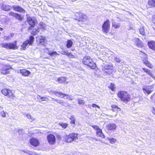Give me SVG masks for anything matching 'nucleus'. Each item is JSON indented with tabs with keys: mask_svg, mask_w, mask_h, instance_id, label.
I'll list each match as a JSON object with an SVG mask.
<instances>
[{
	"mask_svg": "<svg viewBox=\"0 0 155 155\" xmlns=\"http://www.w3.org/2000/svg\"><path fill=\"white\" fill-rule=\"evenodd\" d=\"M0 115L3 117H6V113L4 110L0 112Z\"/></svg>",
	"mask_w": 155,
	"mask_h": 155,
	"instance_id": "a19ab883",
	"label": "nucleus"
},
{
	"mask_svg": "<svg viewBox=\"0 0 155 155\" xmlns=\"http://www.w3.org/2000/svg\"><path fill=\"white\" fill-rule=\"evenodd\" d=\"M12 8L13 10L16 12L23 13H25V10L19 5H13L12 6Z\"/></svg>",
	"mask_w": 155,
	"mask_h": 155,
	"instance_id": "f3484780",
	"label": "nucleus"
},
{
	"mask_svg": "<svg viewBox=\"0 0 155 155\" xmlns=\"http://www.w3.org/2000/svg\"><path fill=\"white\" fill-rule=\"evenodd\" d=\"M65 141L67 143H71L78 139V134L74 133H71L64 137Z\"/></svg>",
	"mask_w": 155,
	"mask_h": 155,
	"instance_id": "0eeeda50",
	"label": "nucleus"
},
{
	"mask_svg": "<svg viewBox=\"0 0 155 155\" xmlns=\"http://www.w3.org/2000/svg\"><path fill=\"white\" fill-rule=\"evenodd\" d=\"M1 107V106H0V108Z\"/></svg>",
	"mask_w": 155,
	"mask_h": 155,
	"instance_id": "e2e57ef3",
	"label": "nucleus"
},
{
	"mask_svg": "<svg viewBox=\"0 0 155 155\" xmlns=\"http://www.w3.org/2000/svg\"><path fill=\"white\" fill-rule=\"evenodd\" d=\"M147 3L149 8H155V0H148Z\"/></svg>",
	"mask_w": 155,
	"mask_h": 155,
	"instance_id": "412c9836",
	"label": "nucleus"
},
{
	"mask_svg": "<svg viewBox=\"0 0 155 155\" xmlns=\"http://www.w3.org/2000/svg\"><path fill=\"white\" fill-rule=\"evenodd\" d=\"M1 92L3 95L7 97L9 101L13 100L15 98L14 93L11 89L3 88Z\"/></svg>",
	"mask_w": 155,
	"mask_h": 155,
	"instance_id": "20e7f679",
	"label": "nucleus"
},
{
	"mask_svg": "<svg viewBox=\"0 0 155 155\" xmlns=\"http://www.w3.org/2000/svg\"><path fill=\"white\" fill-rule=\"evenodd\" d=\"M111 110L114 112H118L119 111L121 110V109L117 105H113L111 106Z\"/></svg>",
	"mask_w": 155,
	"mask_h": 155,
	"instance_id": "bb28decb",
	"label": "nucleus"
},
{
	"mask_svg": "<svg viewBox=\"0 0 155 155\" xmlns=\"http://www.w3.org/2000/svg\"><path fill=\"white\" fill-rule=\"evenodd\" d=\"M3 28L0 27V31H2L3 30Z\"/></svg>",
	"mask_w": 155,
	"mask_h": 155,
	"instance_id": "5fc2aeb1",
	"label": "nucleus"
},
{
	"mask_svg": "<svg viewBox=\"0 0 155 155\" xmlns=\"http://www.w3.org/2000/svg\"><path fill=\"white\" fill-rule=\"evenodd\" d=\"M78 104H79L83 105L84 104V100L81 99H78Z\"/></svg>",
	"mask_w": 155,
	"mask_h": 155,
	"instance_id": "79ce46f5",
	"label": "nucleus"
},
{
	"mask_svg": "<svg viewBox=\"0 0 155 155\" xmlns=\"http://www.w3.org/2000/svg\"><path fill=\"white\" fill-rule=\"evenodd\" d=\"M64 54H66V53H67V52H65V51H64Z\"/></svg>",
	"mask_w": 155,
	"mask_h": 155,
	"instance_id": "bf43d9fd",
	"label": "nucleus"
},
{
	"mask_svg": "<svg viewBox=\"0 0 155 155\" xmlns=\"http://www.w3.org/2000/svg\"><path fill=\"white\" fill-rule=\"evenodd\" d=\"M48 54L50 56H53L59 55L57 52L55 51L52 52H48Z\"/></svg>",
	"mask_w": 155,
	"mask_h": 155,
	"instance_id": "2f4dec72",
	"label": "nucleus"
},
{
	"mask_svg": "<svg viewBox=\"0 0 155 155\" xmlns=\"http://www.w3.org/2000/svg\"><path fill=\"white\" fill-rule=\"evenodd\" d=\"M75 18L74 19L77 20L79 22L81 23V24H85V21L87 19V16L81 12H76L75 14Z\"/></svg>",
	"mask_w": 155,
	"mask_h": 155,
	"instance_id": "423d86ee",
	"label": "nucleus"
},
{
	"mask_svg": "<svg viewBox=\"0 0 155 155\" xmlns=\"http://www.w3.org/2000/svg\"><path fill=\"white\" fill-rule=\"evenodd\" d=\"M53 93L55 95L58 97L61 96V97L62 98H63L66 96H68V95L67 94H65L62 92H58V91H54L53 92Z\"/></svg>",
	"mask_w": 155,
	"mask_h": 155,
	"instance_id": "4be33fe9",
	"label": "nucleus"
},
{
	"mask_svg": "<svg viewBox=\"0 0 155 155\" xmlns=\"http://www.w3.org/2000/svg\"><path fill=\"white\" fill-rule=\"evenodd\" d=\"M37 99L39 102L42 101H48L49 100V99L46 97H41L39 95L37 96Z\"/></svg>",
	"mask_w": 155,
	"mask_h": 155,
	"instance_id": "393cba45",
	"label": "nucleus"
},
{
	"mask_svg": "<svg viewBox=\"0 0 155 155\" xmlns=\"http://www.w3.org/2000/svg\"><path fill=\"white\" fill-rule=\"evenodd\" d=\"M1 9L5 11H8L12 9V7L9 5L3 4L1 7Z\"/></svg>",
	"mask_w": 155,
	"mask_h": 155,
	"instance_id": "5701e85b",
	"label": "nucleus"
},
{
	"mask_svg": "<svg viewBox=\"0 0 155 155\" xmlns=\"http://www.w3.org/2000/svg\"><path fill=\"white\" fill-rule=\"evenodd\" d=\"M71 53L69 52H67V53H66V54H64L66 55H67L69 57L70 55H71Z\"/></svg>",
	"mask_w": 155,
	"mask_h": 155,
	"instance_id": "09e8293b",
	"label": "nucleus"
},
{
	"mask_svg": "<svg viewBox=\"0 0 155 155\" xmlns=\"http://www.w3.org/2000/svg\"><path fill=\"white\" fill-rule=\"evenodd\" d=\"M16 13H14L13 12H10L8 13V15L10 16H12L13 17H15V16L16 15Z\"/></svg>",
	"mask_w": 155,
	"mask_h": 155,
	"instance_id": "c03bdc74",
	"label": "nucleus"
},
{
	"mask_svg": "<svg viewBox=\"0 0 155 155\" xmlns=\"http://www.w3.org/2000/svg\"><path fill=\"white\" fill-rule=\"evenodd\" d=\"M26 116L27 118H28L31 122H32L35 120V119L32 117L30 114H27Z\"/></svg>",
	"mask_w": 155,
	"mask_h": 155,
	"instance_id": "72a5a7b5",
	"label": "nucleus"
},
{
	"mask_svg": "<svg viewBox=\"0 0 155 155\" xmlns=\"http://www.w3.org/2000/svg\"><path fill=\"white\" fill-rule=\"evenodd\" d=\"M29 143L32 146L37 147L40 144L39 140L35 137H32L29 139Z\"/></svg>",
	"mask_w": 155,
	"mask_h": 155,
	"instance_id": "ddd939ff",
	"label": "nucleus"
},
{
	"mask_svg": "<svg viewBox=\"0 0 155 155\" xmlns=\"http://www.w3.org/2000/svg\"><path fill=\"white\" fill-rule=\"evenodd\" d=\"M153 85L152 84L150 86H146L143 88V93L148 95L150 94L153 91L152 89L153 88Z\"/></svg>",
	"mask_w": 155,
	"mask_h": 155,
	"instance_id": "4468645a",
	"label": "nucleus"
},
{
	"mask_svg": "<svg viewBox=\"0 0 155 155\" xmlns=\"http://www.w3.org/2000/svg\"><path fill=\"white\" fill-rule=\"evenodd\" d=\"M139 51L140 52L144 54L147 57L142 59L143 64L149 68L152 69L153 67V64L148 61L147 54L144 53L142 51Z\"/></svg>",
	"mask_w": 155,
	"mask_h": 155,
	"instance_id": "9b49d317",
	"label": "nucleus"
},
{
	"mask_svg": "<svg viewBox=\"0 0 155 155\" xmlns=\"http://www.w3.org/2000/svg\"><path fill=\"white\" fill-rule=\"evenodd\" d=\"M152 113L155 115V107H152V109L151 110Z\"/></svg>",
	"mask_w": 155,
	"mask_h": 155,
	"instance_id": "a18cd8bd",
	"label": "nucleus"
},
{
	"mask_svg": "<svg viewBox=\"0 0 155 155\" xmlns=\"http://www.w3.org/2000/svg\"><path fill=\"white\" fill-rule=\"evenodd\" d=\"M142 69L144 72L146 73L153 79H155V76L153 75L151 71L149 69L146 68H143Z\"/></svg>",
	"mask_w": 155,
	"mask_h": 155,
	"instance_id": "aec40b11",
	"label": "nucleus"
},
{
	"mask_svg": "<svg viewBox=\"0 0 155 155\" xmlns=\"http://www.w3.org/2000/svg\"><path fill=\"white\" fill-rule=\"evenodd\" d=\"M92 107H97L98 108H100V107L98 106L96 104H92Z\"/></svg>",
	"mask_w": 155,
	"mask_h": 155,
	"instance_id": "49530a36",
	"label": "nucleus"
},
{
	"mask_svg": "<svg viewBox=\"0 0 155 155\" xmlns=\"http://www.w3.org/2000/svg\"><path fill=\"white\" fill-rule=\"evenodd\" d=\"M20 73L22 76L24 77H28L31 74L29 71L24 69H20Z\"/></svg>",
	"mask_w": 155,
	"mask_h": 155,
	"instance_id": "a211bd4d",
	"label": "nucleus"
},
{
	"mask_svg": "<svg viewBox=\"0 0 155 155\" xmlns=\"http://www.w3.org/2000/svg\"><path fill=\"white\" fill-rule=\"evenodd\" d=\"M116 61H117V62H119L120 61V60H117V61L116 60Z\"/></svg>",
	"mask_w": 155,
	"mask_h": 155,
	"instance_id": "13d9d810",
	"label": "nucleus"
},
{
	"mask_svg": "<svg viewBox=\"0 0 155 155\" xmlns=\"http://www.w3.org/2000/svg\"><path fill=\"white\" fill-rule=\"evenodd\" d=\"M15 17L16 19L21 21H22L24 19L23 16L17 13L16 14Z\"/></svg>",
	"mask_w": 155,
	"mask_h": 155,
	"instance_id": "cd10ccee",
	"label": "nucleus"
},
{
	"mask_svg": "<svg viewBox=\"0 0 155 155\" xmlns=\"http://www.w3.org/2000/svg\"><path fill=\"white\" fill-rule=\"evenodd\" d=\"M57 81L60 84L65 83L66 81V78L65 77H61L58 78Z\"/></svg>",
	"mask_w": 155,
	"mask_h": 155,
	"instance_id": "a878e982",
	"label": "nucleus"
},
{
	"mask_svg": "<svg viewBox=\"0 0 155 155\" xmlns=\"http://www.w3.org/2000/svg\"><path fill=\"white\" fill-rule=\"evenodd\" d=\"M151 101L155 105V95L154 94H152L150 97Z\"/></svg>",
	"mask_w": 155,
	"mask_h": 155,
	"instance_id": "c9c22d12",
	"label": "nucleus"
},
{
	"mask_svg": "<svg viewBox=\"0 0 155 155\" xmlns=\"http://www.w3.org/2000/svg\"><path fill=\"white\" fill-rule=\"evenodd\" d=\"M70 119L71 120L70 122V124L75 125V119L74 118L71 117V118H70Z\"/></svg>",
	"mask_w": 155,
	"mask_h": 155,
	"instance_id": "ea45409f",
	"label": "nucleus"
},
{
	"mask_svg": "<svg viewBox=\"0 0 155 155\" xmlns=\"http://www.w3.org/2000/svg\"><path fill=\"white\" fill-rule=\"evenodd\" d=\"M4 39L5 40H8L9 39V38L8 36H5L4 37Z\"/></svg>",
	"mask_w": 155,
	"mask_h": 155,
	"instance_id": "3c124183",
	"label": "nucleus"
},
{
	"mask_svg": "<svg viewBox=\"0 0 155 155\" xmlns=\"http://www.w3.org/2000/svg\"><path fill=\"white\" fill-rule=\"evenodd\" d=\"M57 138H58L59 139H61V137L60 135H58L57 136Z\"/></svg>",
	"mask_w": 155,
	"mask_h": 155,
	"instance_id": "864d4df0",
	"label": "nucleus"
},
{
	"mask_svg": "<svg viewBox=\"0 0 155 155\" xmlns=\"http://www.w3.org/2000/svg\"><path fill=\"white\" fill-rule=\"evenodd\" d=\"M52 100L56 102H57L58 103L61 104L63 103V102L62 101H59L57 99H54L53 98H52Z\"/></svg>",
	"mask_w": 155,
	"mask_h": 155,
	"instance_id": "37998d69",
	"label": "nucleus"
},
{
	"mask_svg": "<svg viewBox=\"0 0 155 155\" xmlns=\"http://www.w3.org/2000/svg\"><path fill=\"white\" fill-rule=\"evenodd\" d=\"M134 45L139 48H143L144 47V44L138 38H135L134 39Z\"/></svg>",
	"mask_w": 155,
	"mask_h": 155,
	"instance_id": "dca6fc26",
	"label": "nucleus"
},
{
	"mask_svg": "<svg viewBox=\"0 0 155 155\" xmlns=\"http://www.w3.org/2000/svg\"><path fill=\"white\" fill-rule=\"evenodd\" d=\"M59 125L64 129L66 128L68 126V124L66 123H59Z\"/></svg>",
	"mask_w": 155,
	"mask_h": 155,
	"instance_id": "c756f323",
	"label": "nucleus"
},
{
	"mask_svg": "<svg viewBox=\"0 0 155 155\" xmlns=\"http://www.w3.org/2000/svg\"><path fill=\"white\" fill-rule=\"evenodd\" d=\"M108 130H114L117 128L116 125L114 123H111L108 124L107 126Z\"/></svg>",
	"mask_w": 155,
	"mask_h": 155,
	"instance_id": "b1692460",
	"label": "nucleus"
},
{
	"mask_svg": "<svg viewBox=\"0 0 155 155\" xmlns=\"http://www.w3.org/2000/svg\"><path fill=\"white\" fill-rule=\"evenodd\" d=\"M103 31L104 32H107V24L106 21H105L104 24L102 25Z\"/></svg>",
	"mask_w": 155,
	"mask_h": 155,
	"instance_id": "f704fd0d",
	"label": "nucleus"
},
{
	"mask_svg": "<svg viewBox=\"0 0 155 155\" xmlns=\"http://www.w3.org/2000/svg\"><path fill=\"white\" fill-rule=\"evenodd\" d=\"M149 48L155 51V42L153 41H149L147 42Z\"/></svg>",
	"mask_w": 155,
	"mask_h": 155,
	"instance_id": "6ab92c4d",
	"label": "nucleus"
},
{
	"mask_svg": "<svg viewBox=\"0 0 155 155\" xmlns=\"http://www.w3.org/2000/svg\"><path fill=\"white\" fill-rule=\"evenodd\" d=\"M77 0H71V1L72 2H74L75 1H76Z\"/></svg>",
	"mask_w": 155,
	"mask_h": 155,
	"instance_id": "4d7b16f0",
	"label": "nucleus"
},
{
	"mask_svg": "<svg viewBox=\"0 0 155 155\" xmlns=\"http://www.w3.org/2000/svg\"><path fill=\"white\" fill-rule=\"evenodd\" d=\"M110 71H109V72H108V71H107V73L108 74H109L110 73H111L113 71L112 68H111V69H110Z\"/></svg>",
	"mask_w": 155,
	"mask_h": 155,
	"instance_id": "8fccbe9b",
	"label": "nucleus"
},
{
	"mask_svg": "<svg viewBox=\"0 0 155 155\" xmlns=\"http://www.w3.org/2000/svg\"><path fill=\"white\" fill-rule=\"evenodd\" d=\"M94 130L96 131V136L102 138L104 137V135L102 133V129L97 125H94L91 126Z\"/></svg>",
	"mask_w": 155,
	"mask_h": 155,
	"instance_id": "9d476101",
	"label": "nucleus"
},
{
	"mask_svg": "<svg viewBox=\"0 0 155 155\" xmlns=\"http://www.w3.org/2000/svg\"><path fill=\"white\" fill-rule=\"evenodd\" d=\"M81 62L83 65L91 69H94L97 67L96 64L89 55L84 56L81 60Z\"/></svg>",
	"mask_w": 155,
	"mask_h": 155,
	"instance_id": "f257e3e1",
	"label": "nucleus"
},
{
	"mask_svg": "<svg viewBox=\"0 0 155 155\" xmlns=\"http://www.w3.org/2000/svg\"><path fill=\"white\" fill-rule=\"evenodd\" d=\"M0 46L2 48L10 50H16L18 48L17 41H15L12 43H2L0 44Z\"/></svg>",
	"mask_w": 155,
	"mask_h": 155,
	"instance_id": "39448f33",
	"label": "nucleus"
},
{
	"mask_svg": "<svg viewBox=\"0 0 155 155\" xmlns=\"http://www.w3.org/2000/svg\"><path fill=\"white\" fill-rule=\"evenodd\" d=\"M69 57L71 58H74V56L71 54V55Z\"/></svg>",
	"mask_w": 155,
	"mask_h": 155,
	"instance_id": "603ef678",
	"label": "nucleus"
},
{
	"mask_svg": "<svg viewBox=\"0 0 155 155\" xmlns=\"http://www.w3.org/2000/svg\"><path fill=\"white\" fill-rule=\"evenodd\" d=\"M139 32L140 34L143 35H145V32L144 31V30L143 28H140L139 29Z\"/></svg>",
	"mask_w": 155,
	"mask_h": 155,
	"instance_id": "4c0bfd02",
	"label": "nucleus"
},
{
	"mask_svg": "<svg viewBox=\"0 0 155 155\" xmlns=\"http://www.w3.org/2000/svg\"><path fill=\"white\" fill-rule=\"evenodd\" d=\"M120 24H115L114 23L112 25V27L116 29L120 27Z\"/></svg>",
	"mask_w": 155,
	"mask_h": 155,
	"instance_id": "58836bf2",
	"label": "nucleus"
},
{
	"mask_svg": "<svg viewBox=\"0 0 155 155\" xmlns=\"http://www.w3.org/2000/svg\"><path fill=\"white\" fill-rule=\"evenodd\" d=\"M29 155H38V154L35 152H32L31 154H29Z\"/></svg>",
	"mask_w": 155,
	"mask_h": 155,
	"instance_id": "de8ad7c7",
	"label": "nucleus"
},
{
	"mask_svg": "<svg viewBox=\"0 0 155 155\" xmlns=\"http://www.w3.org/2000/svg\"><path fill=\"white\" fill-rule=\"evenodd\" d=\"M47 139L48 143L51 145H54L56 143L55 137L52 134H50L47 135Z\"/></svg>",
	"mask_w": 155,
	"mask_h": 155,
	"instance_id": "f8f14e48",
	"label": "nucleus"
},
{
	"mask_svg": "<svg viewBox=\"0 0 155 155\" xmlns=\"http://www.w3.org/2000/svg\"><path fill=\"white\" fill-rule=\"evenodd\" d=\"M108 87L112 91H114L115 89V85L114 84L111 83L110 85L108 86Z\"/></svg>",
	"mask_w": 155,
	"mask_h": 155,
	"instance_id": "7c9ffc66",
	"label": "nucleus"
},
{
	"mask_svg": "<svg viewBox=\"0 0 155 155\" xmlns=\"http://www.w3.org/2000/svg\"><path fill=\"white\" fill-rule=\"evenodd\" d=\"M107 30L108 29V21H107Z\"/></svg>",
	"mask_w": 155,
	"mask_h": 155,
	"instance_id": "6e6d98bb",
	"label": "nucleus"
},
{
	"mask_svg": "<svg viewBox=\"0 0 155 155\" xmlns=\"http://www.w3.org/2000/svg\"><path fill=\"white\" fill-rule=\"evenodd\" d=\"M46 41L45 37L42 35L38 36L36 37V41L39 44L43 45Z\"/></svg>",
	"mask_w": 155,
	"mask_h": 155,
	"instance_id": "2eb2a0df",
	"label": "nucleus"
},
{
	"mask_svg": "<svg viewBox=\"0 0 155 155\" xmlns=\"http://www.w3.org/2000/svg\"><path fill=\"white\" fill-rule=\"evenodd\" d=\"M115 59H118V58H116Z\"/></svg>",
	"mask_w": 155,
	"mask_h": 155,
	"instance_id": "680f3d73",
	"label": "nucleus"
},
{
	"mask_svg": "<svg viewBox=\"0 0 155 155\" xmlns=\"http://www.w3.org/2000/svg\"><path fill=\"white\" fill-rule=\"evenodd\" d=\"M34 41V37L32 35L30 36L29 39L25 41L21 45V49L25 50L28 45H32Z\"/></svg>",
	"mask_w": 155,
	"mask_h": 155,
	"instance_id": "6e6552de",
	"label": "nucleus"
},
{
	"mask_svg": "<svg viewBox=\"0 0 155 155\" xmlns=\"http://www.w3.org/2000/svg\"><path fill=\"white\" fill-rule=\"evenodd\" d=\"M108 140L111 144L114 143L117 141V140L114 138H108Z\"/></svg>",
	"mask_w": 155,
	"mask_h": 155,
	"instance_id": "473e14b6",
	"label": "nucleus"
},
{
	"mask_svg": "<svg viewBox=\"0 0 155 155\" xmlns=\"http://www.w3.org/2000/svg\"><path fill=\"white\" fill-rule=\"evenodd\" d=\"M12 69V67L9 65L5 64L0 69L1 73L4 75L10 74V70Z\"/></svg>",
	"mask_w": 155,
	"mask_h": 155,
	"instance_id": "1a4fd4ad",
	"label": "nucleus"
},
{
	"mask_svg": "<svg viewBox=\"0 0 155 155\" xmlns=\"http://www.w3.org/2000/svg\"><path fill=\"white\" fill-rule=\"evenodd\" d=\"M151 21L153 25L155 26V14L152 16Z\"/></svg>",
	"mask_w": 155,
	"mask_h": 155,
	"instance_id": "e433bc0d",
	"label": "nucleus"
},
{
	"mask_svg": "<svg viewBox=\"0 0 155 155\" xmlns=\"http://www.w3.org/2000/svg\"><path fill=\"white\" fill-rule=\"evenodd\" d=\"M26 21L29 25L28 30V31L32 30L31 34L33 36H35L39 32L40 28L38 27L37 28L33 29L35 27L36 21L31 17H27Z\"/></svg>",
	"mask_w": 155,
	"mask_h": 155,
	"instance_id": "7ed1b4c3",
	"label": "nucleus"
},
{
	"mask_svg": "<svg viewBox=\"0 0 155 155\" xmlns=\"http://www.w3.org/2000/svg\"><path fill=\"white\" fill-rule=\"evenodd\" d=\"M107 70H109V69L107 68Z\"/></svg>",
	"mask_w": 155,
	"mask_h": 155,
	"instance_id": "052dcab7",
	"label": "nucleus"
},
{
	"mask_svg": "<svg viewBox=\"0 0 155 155\" xmlns=\"http://www.w3.org/2000/svg\"><path fill=\"white\" fill-rule=\"evenodd\" d=\"M117 97L125 104H127L132 100L131 96L128 92L124 90L119 91L117 94Z\"/></svg>",
	"mask_w": 155,
	"mask_h": 155,
	"instance_id": "f03ea898",
	"label": "nucleus"
},
{
	"mask_svg": "<svg viewBox=\"0 0 155 155\" xmlns=\"http://www.w3.org/2000/svg\"><path fill=\"white\" fill-rule=\"evenodd\" d=\"M73 44L72 41L71 40H68L66 42V46L68 48H71Z\"/></svg>",
	"mask_w": 155,
	"mask_h": 155,
	"instance_id": "c85d7f7f",
	"label": "nucleus"
}]
</instances>
